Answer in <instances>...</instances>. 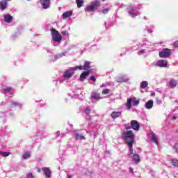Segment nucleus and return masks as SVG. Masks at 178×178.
<instances>
[{
  "instance_id": "obj_1",
  "label": "nucleus",
  "mask_w": 178,
  "mask_h": 178,
  "mask_svg": "<svg viewBox=\"0 0 178 178\" xmlns=\"http://www.w3.org/2000/svg\"><path fill=\"white\" fill-rule=\"evenodd\" d=\"M134 134L133 131H127L122 132V138L124 140L129 148L130 155H133V144H134Z\"/></svg>"
},
{
  "instance_id": "obj_2",
  "label": "nucleus",
  "mask_w": 178,
  "mask_h": 178,
  "mask_svg": "<svg viewBox=\"0 0 178 178\" xmlns=\"http://www.w3.org/2000/svg\"><path fill=\"white\" fill-rule=\"evenodd\" d=\"M51 35L54 42H60L62 41V35L56 29H51Z\"/></svg>"
},
{
  "instance_id": "obj_3",
  "label": "nucleus",
  "mask_w": 178,
  "mask_h": 178,
  "mask_svg": "<svg viewBox=\"0 0 178 178\" xmlns=\"http://www.w3.org/2000/svg\"><path fill=\"white\" fill-rule=\"evenodd\" d=\"M124 127L125 130H130V129H132L135 131H138V130H140V123H138L137 120H131V126L127 125V124H125Z\"/></svg>"
},
{
  "instance_id": "obj_4",
  "label": "nucleus",
  "mask_w": 178,
  "mask_h": 178,
  "mask_svg": "<svg viewBox=\"0 0 178 178\" xmlns=\"http://www.w3.org/2000/svg\"><path fill=\"white\" fill-rule=\"evenodd\" d=\"M101 6V3H99V1L96 0L93 1L90 6H87L85 8L86 12H91V10H94V9H98Z\"/></svg>"
},
{
  "instance_id": "obj_5",
  "label": "nucleus",
  "mask_w": 178,
  "mask_h": 178,
  "mask_svg": "<svg viewBox=\"0 0 178 178\" xmlns=\"http://www.w3.org/2000/svg\"><path fill=\"white\" fill-rule=\"evenodd\" d=\"M172 54V50L170 49H163L161 51H159L160 58H169V56Z\"/></svg>"
},
{
  "instance_id": "obj_6",
  "label": "nucleus",
  "mask_w": 178,
  "mask_h": 178,
  "mask_svg": "<svg viewBox=\"0 0 178 178\" xmlns=\"http://www.w3.org/2000/svg\"><path fill=\"white\" fill-rule=\"evenodd\" d=\"M73 74H74V70H73V68H71L70 70H67L64 74H63V77L65 79H70V77H72V76H73Z\"/></svg>"
},
{
  "instance_id": "obj_7",
  "label": "nucleus",
  "mask_w": 178,
  "mask_h": 178,
  "mask_svg": "<svg viewBox=\"0 0 178 178\" xmlns=\"http://www.w3.org/2000/svg\"><path fill=\"white\" fill-rule=\"evenodd\" d=\"M156 66H158L159 67H168V60H159L156 62Z\"/></svg>"
},
{
  "instance_id": "obj_8",
  "label": "nucleus",
  "mask_w": 178,
  "mask_h": 178,
  "mask_svg": "<svg viewBox=\"0 0 178 178\" xmlns=\"http://www.w3.org/2000/svg\"><path fill=\"white\" fill-rule=\"evenodd\" d=\"M101 95L97 92H92L90 95V99H95V101H99L101 99Z\"/></svg>"
},
{
  "instance_id": "obj_9",
  "label": "nucleus",
  "mask_w": 178,
  "mask_h": 178,
  "mask_svg": "<svg viewBox=\"0 0 178 178\" xmlns=\"http://www.w3.org/2000/svg\"><path fill=\"white\" fill-rule=\"evenodd\" d=\"M90 73H91L90 70H88L86 72H83L81 75H80V80L81 81H84L88 76H90Z\"/></svg>"
},
{
  "instance_id": "obj_10",
  "label": "nucleus",
  "mask_w": 178,
  "mask_h": 178,
  "mask_svg": "<svg viewBox=\"0 0 178 178\" xmlns=\"http://www.w3.org/2000/svg\"><path fill=\"white\" fill-rule=\"evenodd\" d=\"M40 4L44 9H48V8H49L50 1L49 0H40Z\"/></svg>"
},
{
  "instance_id": "obj_11",
  "label": "nucleus",
  "mask_w": 178,
  "mask_h": 178,
  "mask_svg": "<svg viewBox=\"0 0 178 178\" xmlns=\"http://www.w3.org/2000/svg\"><path fill=\"white\" fill-rule=\"evenodd\" d=\"M8 8V1L6 0L0 1V9L1 10H5Z\"/></svg>"
},
{
  "instance_id": "obj_12",
  "label": "nucleus",
  "mask_w": 178,
  "mask_h": 178,
  "mask_svg": "<svg viewBox=\"0 0 178 178\" xmlns=\"http://www.w3.org/2000/svg\"><path fill=\"white\" fill-rule=\"evenodd\" d=\"M129 78L127 76H120L117 79V83H127Z\"/></svg>"
},
{
  "instance_id": "obj_13",
  "label": "nucleus",
  "mask_w": 178,
  "mask_h": 178,
  "mask_svg": "<svg viewBox=\"0 0 178 178\" xmlns=\"http://www.w3.org/2000/svg\"><path fill=\"white\" fill-rule=\"evenodd\" d=\"M111 116L112 119H116L120 118V116H122V113L121 111H113L111 114Z\"/></svg>"
},
{
  "instance_id": "obj_14",
  "label": "nucleus",
  "mask_w": 178,
  "mask_h": 178,
  "mask_svg": "<svg viewBox=\"0 0 178 178\" xmlns=\"http://www.w3.org/2000/svg\"><path fill=\"white\" fill-rule=\"evenodd\" d=\"M170 88H175L177 86V81L175 79H171L169 82Z\"/></svg>"
},
{
  "instance_id": "obj_15",
  "label": "nucleus",
  "mask_w": 178,
  "mask_h": 178,
  "mask_svg": "<svg viewBox=\"0 0 178 178\" xmlns=\"http://www.w3.org/2000/svg\"><path fill=\"white\" fill-rule=\"evenodd\" d=\"M132 161H134V163H140L141 159H140V156L137 154H134L132 156Z\"/></svg>"
},
{
  "instance_id": "obj_16",
  "label": "nucleus",
  "mask_w": 178,
  "mask_h": 178,
  "mask_svg": "<svg viewBox=\"0 0 178 178\" xmlns=\"http://www.w3.org/2000/svg\"><path fill=\"white\" fill-rule=\"evenodd\" d=\"M44 172V175H45L46 177H51V170L49 168H44L42 169Z\"/></svg>"
},
{
  "instance_id": "obj_17",
  "label": "nucleus",
  "mask_w": 178,
  "mask_h": 178,
  "mask_svg": "<svg viewBox=\"0 0 178 178\" xmlns=\"http://www.w3.org/2000/svg\"><path fill=\"white\" fill-rule=\"evenodd\" d=\"M72 15H73V12H72V11H66V12H65V13L63 14L62 17H63V19H67L68 17H72Z\"/></svg>"
},
{
  "instance_id": "obj_18",
  "label": "nucleus",
  "mask_w": 178,
  "mask_h": 178,
  "mask_svg": "<svg viewBox=\"0 0 178 178\" xmlns=\"http://www.w3.org/2000/svg\"><path fill=\"white\" fill-rule=\"evenodd\" d=\"M83 66V70H89V69H91V62L90 61H85Z\"/></svg>"
},
{
  "instance_id": "obj_19",
  "label": "nucleus",
  "mask_w": 178,
  "mask_h": 178,
  "mask_svg": "<svg viewBox=\"0 0 178 178\" xmlns=\"http://www.w3.org/2000/svg\"><path fill=\"white\" fill-rule=\"evenodd\" d=\"M154 106V101L153 100H149L145 104V108L146 109H151Z\"/></svg>"
},
{
  "instance_id": "obj_20",
  "label": "nucleus",
  "mask_w": 178,
  "mask_h": 178,
  "mask_svg": "<svg viewBox=\"0 0 178 178\" xmlns=\"http://www.w3.org/2000/svg\"><path fill=\"white\" fill-rule=\"evenodd\" d=\"M12 20H13V17H12L10 15L4 16V21L6 23H10Z\"/></svg>"
},
{
  "instance_id": "obj_21",
  "label": "nucleus",
  "mask_w": 178,
  "mask_h": 178,
  "mask_svg": "<svg viewBox=\"0 0 178 178\" xmlns=\"http://www.w3.org/2000/svg\"><path fill=\"white\" fill-rule=\"evenodd\" d=\"M126 107L128 111H130V109H131V98L127 99Z\"/></svg>"
},
{
  "instance_id": "obj_22",
  "label": "nucleus",
  "mask_w": 178,
  "mask_h": 178,
  "mask_svg": "<svg viewBox=\"0 0 178 178\" xmlns=\"http://www.w3.org/2000/svg\"><path fill=\"white\" fill-rule=\"evenodd\" d=\"M74 137H75L76 140H84V138H85L84 136L81 135L80 134H77V133L74 134Z\"/></svg>"
},
{
  "instance_id": "obj_23",
  "label": "nucleus",
  "mask_w": 178,
  "mask_h": 178,
  "mask_svg": "<svg viewBox=\"0 0 178 178\" xmlns=\"http://www.w3.org/2000/svg\"><path fill=\"white\" fill-rule=\"evenodd\" d=\"M170 162L172 165V166H174V168H178V160L176 159H172L170 160Z\"/></svg>"
},
{
  "instance_id": "obj_24",
  "label": "nucleus",
  "mask_w": 178,
  "mask_h": 178,
  "mask_svg": "<svg viewBox=\"0 0 178 178\" xmlns=\"http://www.w3.org/2000/svg\"><path fill=\"white\" fill-rule=\"evenodd\" d=\"M76 3L77 5V8H82L83 5H84V1L76 0Z\"/></svg>"
},
{
  "instance_id": "obj_25",
  "label": "nucleus",
  "mask_w": 178,
  "mask_h": 178,
  "mask_svg": "<svg viewBox=\"0 0 178 178\" xmlns=\"http://www.w3.org/2000/svg\"><path fill=\"white\" fill-rule=\"evenodd\" d=\"M30 156H31L30 152H26L22 154V158L24 159H29V158H30Z\"/></svg>"
},
{
  "instance_id": "obj_26",
  "label": "nucleus",
  "mask_w": 178,
  "mask_h": 178,
  "mask_svg": "<svg viewBox=\"0 0 178 178\" xmlns=\"http://www.w3.org/2000/svg\"><path fill=\"white\" fill-rule=\"evenodd\" d=\"M152 140L153 143H155V144H158V138H156V135L154 134L152 135Z\"/></svg>"
},
{
  "instance_id": "obj_27",
  "label": "nucleus",
  "mask_w": 178,
  "mask_h": 178,
  "mask_svg": "<svg viewBox=\"0 0 178 178\" xmlns=\"http://www.w3.org/2000/svg\"><path fill=\"white\" fill-rule=\"evenodd\" d=\"M147 86H148V82L146 81H144L140 83V88H145Z\"/></svg>"
},
{
  "instance_id": "obj_28",
  "label": "nucleus",
  "mask_w": 178,
  "mask_h": 178,
  "mask_svg": "<svg viewBox=\"0 0 178 178\" xmlns=\"http://www.w3.org/2000/svg\"><path fill=\"white\" fill-rule=\"evenodd\" d=\"M0 155H2L4 158L6 156H9L10 155V152H0Z\"/></svg>"
},
{
  "instance_id": "obj_29",
  "label": "nucleus",
  "mask_w": 178,
  "mask_h": 178,
  "mask_svg": "<svg viewBox=\"0 0 178 178\" xmlns=\"http://www.w3.org/2000/svg\"><path fill=\"white\" fill-rule=\"evenodd\" d=\"M77 69H79V70H84L83 65L76 66L75 68L73 69V70H77Z\"/></svg>"
},
{
  "instance_id": "obj_30",
  "label": "nucleus",
  "mask_w": 178,
  "mask_h": 178,
  "mask_svg": "<svg viewBox=\"0 0 178 178\" xmlns=\"http://www.w3.org/2000/svg\"><path fill=\"white\" fill-rule=\"evenodd\" d=\"M4 92H10L12 91V88L10 86H8L6 88L3 89Z\"/></svg>"
},
{
  "instance_id": "obj_31",
  "label": "nucleus",
  "mask_w": 178,
  "mask_h": 178,
  "mask_svg": "<svg viewBox=\"0 0 178 178\" xmlns=\"http://www.w3.org/2000/svg\"><path fill=\"white\" fill-rule=\"evenodd\" d=\"M132 104H133V105H135V106H137V105H138V104H140V100L134 99L132 101Z\"/></svg>"
},
{
  "instance_id": "obj_32",
  "label": "nucleus",
  "mask_w": 178,
  "mask_h": 178,
  "mask_svg": "<svg viewBox=\"0 0 178 178\" xmlns=\"http://www.w3.org/2000/svg\"><path fill=\"white\" fill-rule=\"evenodd\" d=\"M91 112V109H90V107H87L86 109H85V113L86 115H90Z\"/></svg>"
},
{
  "instance_id": "obj_33",
  "label": "nucleus",
  "mask_w": 178,
  "mask_h": 178,
  "mask_svg": "<svg viewBox=\"0 0 178 178\" xmlns=\"http://www.w3.org/2000/svg\"><path fill=\"white\" fill-rule=\"evenodd\" d=\"M102 94L104 95H106V94H109V89H104L102 90Z\"/></svg>"
},
{
  "instance_id": "obj_34",
  "label": "nucleus",
  "mask_w": 178,
  "mask_h": 178,
  "mask_svg": "<svg viewBox=\"0 0 178 178\" xmlns=\"http://www.w3.org/2000/svg\"><path fill=\"white\" fill-rule=\"evenodd\" d=\"M26 177L27 178H34V176L33 175V174L31 172H29L26 175Z\"/></svg>"
},
{
  "instance_id": "obj_35",
  "label": "nucleus",
  "mask_w": 178,
  "mask_h": 178,
  "mask_svg": "<svg viewBox=\"0 0 178 178\" xmlns=\"http://www.w3.org/2000/svg\"><path fill=\"white\" fill-rule=\"evenodd\" d=\"M108 12H109L108 8H105V9L102 10V13H104V15H106V13H108Z\"/></svg>"
},
{
  "instance_id": "obj_36",
  "label": "nucleus",
  "mask_w": 178,
  "mask_h": 178,
  "mask_svg": "<svg viewBox=\"0 0 178 178\" xmlns=\"http://www.w3.org/2000/svg\"><path fill=\"white\" fill-rule=\"evenodd\" d=\"M90 80H91V81H97V79H95V76H90Z\"/></svg>"
},
{
  "instance_id": "obj_37",
  "label": "nucleus",
  "mask_w": 178,
  "mask_h": 178,
  "mask_svg": "<svg viewBox=\"0 0 178 178\" xmlns=\"http://www.w3.org/2000/svg\"><path fill=\"white\" fill-rule=\"evenodd\" d=\"M129 15H131V16H132V17H134V16H137V14H134L133 13H129Z\"/></svg>"
},
{
  "instance_id": "obj_38",
  "label": "nucleus",
  "mask_w": 178,
  "mask_h": 178,
  "mask_svg": "<svg viewBox=\"0 0 178 178\" xmlns=\"http://www.w3.org/2000/svg\"><path fill=\"white\" fill-rule=\"evenodd\" d=\"M174 147H175V149H177L178 152V143H176Z\"/></svg>"
},
{
  "instance_id": "obj_39",
  "label": "nucleus",
  "mask_w": 178,
  "mask_h": 178,
  "mask_svg": "<svg viewBox=\"0 0 178 178\" xmlns=\"http://www.w3.org/2000/svg\"><path fill=\"white\" fill-rule=\"evenodd\" d=\"M129 171L131 172V173H134V171L133 170V168H131V167L129 168Z\"/></svg>"
},
{
  "instance_id": "obj_40",
  "label": "nucleus",
  "mask_w": 178,
  "mask_h": 178,
  "mask_svg": "<svg viewBox=\"0 0 178 178\" xmlns=\"http://www.w3.org/2000/svg\"><path fill=\"white\" fill-rule=\"evenodd\" d=\"M175 47H178V40L174 43Z\"/></svg>"
},
{
  "instance_id": "obj_41",
  "label": "nucleus",
  "mask_w": 178,
  "mask_h": 178,
  "mask_svg": "<svg viewBox=\"0 0 178 178\" xmlns=\"http://www.w3.org/2000/svg\"><path fill=\"white\" fill-rule=\"evenodd\" d=\"M140 52H141L142 54H144V52H145V49L140 50Z\"/></svg>"
},
{
  "instance_id": "obj_42",
  "label": "nucleus",
  "mask_w": 178,
  "mask_h": 178,
  "mask_svg": "<svg viewBox=\"0 0 178 178\" xmlns=\"http://www.w3.org/2000/svg\"><path fill=\"white\" fill-rule=\"evenodd\" d=\"M172 119H173V120H176V119H177L176 116H173Z\"/></svg>"
},
{
  "instance_id": "obj_43",
  "label": "nucleus",
  "mask_w": 178,
  "mask_h": 178,
  "mask_svg": "<svg viewBox=\"0 0 178 178\" xmlns=\"http://www.w3.org/2000/svg\"><path fill=\"white\" fill-rule=\"evenodd\" d=\"M68 178H72V175H68Z\"/></svg>"
},
{
  "instance_id": "obj_44",
  "label": "nucleus",
  "mask_w": 178,
  "mask_h": 178,
  "mask_svg": "<svg viewBox=\"0 0 178 178\" xmlns=\"http://www.w3.org/2000/svg\"><path fill=\"white\" fill-rule=\"evenodd\" d=\"M8 1H10V0H6V2H8Z\"/></svg>"
},
{
  "instance_id": "obj_45",
  "label": "nucleus",
  "mask_w": 178,
  "mask_h": 178,
  "mask_svg": "<svg viewBox=\"0 0 178 178\" xmlns=\"http://www.w3.org/2000/svg\"><path fill=\"white\" fill-rule=\"evenodd\" d=\"M102 1H103V2H105L106 0H102Z\"/></svg>"
},
{
  "instance_id": "obj_46",
  "label": "nucleus",
  "mask_w": 178,
  "mask_h": 178,
  "mask_svg": "<svg viewBox=\"0 0 178 178\" xmlns=\"http://www.w3.org/2000/svg\"><path fill=\"white\" fill-rule=\"evenodd\" d=\"M131 10H134V8H132Z\"/></svg>"
},
{
  "instance_id": "obj_47",
  "label": "nucleus",
  "mask_w": 178,
  "mask_h": 178,
  "mask_svg": "<svg viewBox=\"0 0 178 178\" xmlns=\"http://www.w3.org/2000/svg\"><path fill=\"white\" fill-rule=\"evenodd\" d=\"M177 77H178V75H176Z\"/></svg>"
}]
</instances>
